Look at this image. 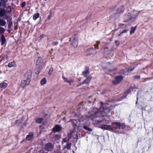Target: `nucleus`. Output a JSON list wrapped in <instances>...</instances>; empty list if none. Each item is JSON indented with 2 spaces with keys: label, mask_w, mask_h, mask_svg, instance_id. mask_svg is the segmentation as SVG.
<instances>
[{
  "label": "nucleus",
  "mask_w": 153,
  "mask_h": 153,
  "mask_svg": "<svg viewBox=\"0 0 153 153\" xmlns=\"http://www.w3.org/2000/svg\"><path fill=\"white\" fill-rule=\"evenodd\" d=\"M101 106L100 110L98 111L97 109L95 108L94 110L95 112L94 114H92L90 117L96 118L98 117L101 115H103V113H106L110 112V108L108 107L107 104H103V102H101L100 103Z\"/></svg>",
  "instance_id": "1"
},
{
  "label": "nucleus",
  "mask_w": 153,
  "mask_h": 153,
  "mask_svg": "<svg viewBox=\"0 0 153 153\" xmlns=\"http://www.w3.org/2000/svg\"><path fill=\"white\" fill-rule=\"evenodd\" d=\"M25 79L22 80L21 82V86L22 88L29 85L30 82L31 75L28 74H25Z\"/></svg>",
  "instance_id": "2"
},
{
  "label": "nucleus",
  "mask_w": 153,
  "mask_h": 153,
  "mask_svg": "<svg viewBox=\"0 0 153 153\" xmlns=\"http://www.w3.org/2000/svg\"><path fill=\"white\" fill-rule=\"evenodd\" d=\"M69 41L71 44L74 48H76L78 44V37L76 35H74L70 38Z\"/></svg>",
  "instance_id": "3"
},
{
  "label": "nucleus",
  "mask_w": 153,
  "mask_h": 153,
  "mask_svg": "<svg viewBox=\"0 0 153 153\" xmlns=\"http://www.w3.org/2000/svg\"><path fill=\"white\" fill-rule=\"evenodd\" d=\"M138 16V13L137 11H134L131 12H128L126 16L128 20H132L135 19Z\"/></svg>",
  "instance_id": "4"
},
{
  "label": "nucleus",
  "mask_w": 153,
  "mask_h": 153,
  "mask_svg": "<svg viewBox=\"0 0 153 153\" xmlns=\"http://www.w3.org/2000/svg\"><path fill=\"white\" fill-rule=\"evenodd\" d=\"M43 64V63L42 58L40 57H39L36 62V67L39 69H41L42 68Z\"/></svg>",
  "instance_id": "5"
},
{
  "label": "nucleus",
  "mask_w": 153,
  "mask_h": 153,
  "mask_svg": "<svg viewBox=\"0 0 153 153\" xmlns=\"http://www.w3.org/2000/svg\"><path fill=\"white\" fill-rule=\"evenodd\" d=\"M54 147V145L52 143H48L45 144V149L47 151H51L53 150Z\"/></svg>",
  "instance_id": "6"
},
{
  "label": "nucleus",
  "mask_w": 153,
  "mask_h": 153,
  "mask_svg": "<svg viewBox=\"0 0 153 153\" xmlns=\"http://www.w3.org/2000/svg\"><path fill=\"white\" fill-rule=\"evenodd\" d=\"M123 77L121 76H117L115 77V79L113 81V83L114 85H117L122 80Z\"/></svg>",
  "instance_id": "7"
},
{
  "label": "nucleus",
  "mask_w": 153,
  "mask_h": 153,
  "mask_svg": "<svg viewBox=\"0 0 153 153\" xmlns=\"http://www.w3.org/2000/svg\"><path fill=\"white\" fill-rule=\"evenodd\" d=\"M99 128L102 129H104L110 131H112L113 130V128L111 126L109 125H103L99 127Z\"/></svg>",
  "instance_id": "8"
},
{
  "label": "nucleus",
  "mask_w": 153,
  "mask_h": 153,
  "mask_svg": "<svg viewBox=\"0 0 153 153\" xmlns=\"http://www.w3.org/2000/svg\"><path fill=\"white\" fill-rule=\"evenodd\" d=\"M94 51H95L94 49L92 47L90 48L87 50L86 51V54L87 55H90L93 53L96 54L97 53V51H95V52L94 53Z\"/></svg>",
  "instance_id": "9"
},
{
  "label": "nucleus",
  "mask_w": 153,
  "mask_h": 153,
  "mask_svg": "<svg viewBox=\"0 0 153 153\" xmlns=\"http://www.w3.org/2000/svg\"><path fill=\"white\" fill-rule=\"evenodd\" d=\"M62 128L61 126L59 125H56L55 127L53 128V131L55 133L62 130Z\"/></svg>",
  "instance_id": "10"
},
{
  "label": "nucleus",
  "mask_w": 153,
  "mask_h": 153,
  "mask_svg": "<svg viewBox=\"0 0 153 153\" xmlns=\"http://www.w3.org/2000/svg\"><path fill=\"white\" fill-rule=\"evenodd\" d=\"M112 124H115L118 127L117 128H119V129H123L125 128L126 127V126L124 124H123L122 123H121L119 122L113 123H112Z\"/></svg>",
  "instance_id": "11"
},
{
  "label": "nucleus",
  "mask_w": 153,
  "mask_h": 153,
  "mask_svg": "<svg viewBox=\"0 0 153 153\" xmlns=\"http://www.w3.org/2000/svg\"><path fill=\"white\" fill-rule=\"evenodd\" d=\"M85 70L83 71L82 74L85 77H86L88 76V74L89 73V69L88 67H85Z\"/></svg>",
  "instance_id": "12"
},
{
  "label": "nucleus",
  "mask_w": 153,
  "mask_h": 153,
  "mask_svg": "<svg viewBox=\"0 0 153 153\" xmlns=\"http://www.w3.org/2000/svg\"><path fill=\"white\" fill-rule=\"evenodd\" d=\"M91 79L92 76H88L86 79L82 82V84H89Z\"/></svg>",
  "instance_id": "13"
},
{
  "label": "nucleus",
  "mask_w": 153,
  "mask_h": 153,
  "mask_svg": "<svg viewBox=\"0 0 153 153\" xmlns=\"http://www.w3.org/2000/svg\"><path fill=\"white\" fill-rule=\"evenodd\" d=\"M33 133L32 132H30L27 135L26 137V140H30L33 138Z\"/></svg>",
  "instance_id": "14"
},
{
  "label": "nucleus",
  "mask_w": 153,
  "mask_h": 153,
  "mask_svg": "<svg viewBox=\"0 0 153 153\" xmlns=\"http://www.w3.org/2000/svg\"><path fill=\"white\" fill-rule=\"evenodd\" d=\"M7 86V84L5 82L2 83L0 84V90H2L6 88Z\"/></svg>",
  "instance_id": "15"
},
{
  "label": "nucleus",
  "mask_w": 153,
  "mask_h": 153,
  "mask_svg": "<svg viewBox=\"0 0 153 153\" xmlns=\"http://www.w3.org/2000/svg\"><path fill=\"white\" fill-rule=\"evenodd\" d=\"M62 78L63 79L64 81L68 83H71L73 82H74L73 79H71L70 80H68L67 78L65 77L64 76H62Z\"/></svg>",
  "instance_id": "16"
},
{
  "label": "nucleus",
  "mask_w": 153,
  "mask_h": 153,
  "mask_svg": "<svg viewBox=\"0 0 153 153\" xmlns=\"http://www.w3.org/2000/svg\"><path fill=\"white\" fill-rule=\"evenodd\" d=\"M6 13V10L4 9H2L0 10V18L4 16Z\"/></svg>",
  "instance_id": "17"
},
{
  "label": "nucleus",
  "mask_w": 153,
  "mask_h": 153,
  "mask_svg": "<svg viewBox=\"0 0 153 153\" xmlns=\"http://www.w3.org/2000/svg\"><path fill=\"white\" fill-rule=\"evenodd\" d=\"M1 45H4L6 42V40L5 37L3 35H1Z\"/></svg>",
  "instance_id": "18"
},
{
  "label": "nucleus",
  "mask_w": 153,
  "mask_h": 153,
  "mask_svg": "<svg viewBox=\"0 0 153 153\" xmlns=\"http://www.w3.org/2000/svg\"><path fill=\"white\" fill-rule=\"evenodd\" d=\"M1 56L2 58L0 60V62L2 61H7L8 59V56L7 55H3L1 56Z\"/></svg>",
  "instance_id": "19"
},
{
  "label": "nucleus",
  "mask_w": 153,
  "mask_h": 153,
  "mask_svg": "<svg viewBox=\"0 0 153 153\" xmlns=\"http://www.w3.org/2000/svg\"><path fill=\"white\" fill-rule=\"evenodd\" d=\"M1 18H0V25L3 26L6 25V22L3 19H1Z\"/></svg>",
  "instance_id": "20"
},
{
  "label": "nucleus",
  "mask_w": 153,
  "mask_h": 153,
  "mask_svg": "<svg viewBox=\"0 0 153 153\" xmlns=\"http://www.w3.org/2000/svg\"><path fill=\"white\" fill-rule=\"evenodd\" d=\"M137 27V26H135L134 27H131V30L130 32V34L131 35L134 33L135 30Z\"/></svg>",
  "instance_id": "21"
},
{
  "label": "nucleus",
  "mask_w": 153,
  "mask_h": 153,
  "mask_svg": "<svg viewBox=\"0 0 153 153\" xmlns=\"http://www.w3.org/2000/svg\"><path fill=\"white\" fill-rule=\"evenodd\" d=\"M68 122H71L72 123L74 126H76L78 123L77 121L76 120L74 119L71 120H70Z\"/></svg>",
  "instance_id": "22"
},
{
  "label": "nucleus",
  "mask_w": 153,
  "mask_h": 153,
  "mask_svg": "<svg viewBox=\"0 0 153 153\" xmlns=\"http://www.w3.org/2000/svg\"><path fill=\"white\" fill-rule=\"evenodd\" d=\"M71 145L72 144L71 143H68L67 144L64 146V148L67 149L68 150H69L71 149Z\"/></svg>",
  "instance_id": "23"
},
{
  "label": "nucleus",
  "mask_w": 153,
  "mask_h": 153,
  "mask_svg": "<svg viewBox=\"0 0 153 153\" xmlns=\"http://www.w3.org/2000/svg\"><path fill=\"white\" fill-rule=\"evenodd\" d=\"M47 82L46 79L45 78H43L40 81V84L42 85H43L45 84Z\"/></svg>",
  "instance_id": "24"
},
{
  "label": "nucleus",
  "mask_w": 153,
  "mask_h": 153,
  "mask_svg": "<svg viewBox=\"0 0 153 153\" xmlns=\"http://www.w3.org/2000/svg\"><path fill=\"white\" fill-rule=\"evenodd\" d=\"M39 13L34 14L33 16V19L34 20H36L39 17Z\"/></svg>",
  "instance_id": "25"
},
{
  "label": "nucleus",
  "mask_w": 153,
  "mask_h": 153,
  "mask_svg": "<svg viewBox=\"0 0 153 153\" xmlns=\"http://www.w3.org/2000/svg\"><path fill=\"white\" fill-rule=\"evenodd\" d=\"M15 63V62L14 61L10 62L8 63V66L9 67H10V68L14 66Z\"/></svg>",
  "instance_id": "26"
},
{
  "label": "nucleus",
  "mask_w": 153,
  "mask_h": 153,
  "mask_svg": "<svg viewBox=\"0 0 153 153\" xmlns=\"http://www.w3.org/2000/svg\"><path fill=\"white\" fill-rule=\"evenodd\" d=\"M83 128H84V129H85L86 130H87L88 131H92V129L91 128H88L87 126H84Z\"/></svg>",
  "instance_id": "27"
},
{
  "label": "nucleus",
  "mask_w": 153,
  "mask_h": 153,
  "mask_svg": "<svg viewBox=\"0 0 153 153\" xmlns=\"http://www.w3.org/2000/svg\"><path fill=\"white\" fill-rule=\"evenodd\" d=\"M69 140V138L68 137L64 138L63 139L62 143H63L68 142Z\"/></svg>",
  "instance_id": "28"
},
{
  "label": "nucleus",
  "mask_w": 153,
  "mask_h": 153,
  "mask_svg": "<svg viewBox=\"0 0 153 153\" xmlns=\"http://www.w3.org/2000/svg\"><path fill=\"white\" fill-rule=\"evenodd\" d=\"M42 120V118H39L36 119V122L39 123H41Z\"/></svg>",
  "instance_id": "29"
},
{
  "label": "nucleus",
  "mask_w": 153,
  "mask_h": 153,
  "mask_svg": "<svg viewBox=\"0 0 153 153\" xmlns=\"http://www.w3.org/2000/svg\"><path fill=\"white\" fill-rule=\"evenodd\" d=\"M6 11L8 13H10L11 11V9L10 6H9L7 8Z\"/></svg>",
  "instance_id": "30"
},
{
  "label": "nucleus",
  "mask_w": 153,
  "mask_h": 153,
  "mask_svg": "<svg viewBox=\"0 0 153 153\" xmlns=\"http://www.w3.org/2000/svg\"><path fill=\"white\" fill-rule=\"evenodd\" d=\"M53 68L52 67H51L49 71L48 72V74L50 75H51L53 72Z\"/></svg>",
  "instance_id": "31"
},
{
  "label": "nucleus",
  "mask_w": 153,
  "mask_h": 153,
  "mask_svg": "<svg viewBox=\"0 0 153 153\" xmlns=\"http://www.w3.org/2000/svg\"><path fill=\"white\" fill-rule=\"evenodd\" d=\"M131 91H133V89L132 88H130L126 91V93H130Z\"/></svg>",
  "instance_id": "32"
},
{
  "label": "nucleus",
  "mask_w": 153,
  "mask_h": 153,
  "mask_svg": "<svg viewBox=\"0 0 153 153\" xmlns=\"http://www.w3.org/2000/svg\"><path fill=\"white\" fill-rule=\"evenodd\" d=\"M13 25V23L11 21H10L9 22L8 26V28H10Z\"/></svg>",
  "instance_id": "33"
},
{
  "label": "nucleus",
  "mask_w": 153,
  "mask_h": 153,
  "mask_svg": "<svg viewBox=\"0 0 153 153\" xmlns=\"http://www.w3.org/2000/svg\"><path fill=\"white\" fill-rule=\"evenodd\" d=\"M128 31V30L126 29H125L122 32H121L120 34H119V36L121 34L123 33H126Z\"/></svg>",
  "instance_id": "34"
},
{
  "label": "nucleus",
  "mask_w": 153,
  "mask_h": 153,
  "mask_svg": "<svg viewBox=\"0 0 153 153\" xmlns=\"http://www.w3.org/2000/svg\"><path fill=\"white\" fill-rule=\"evenodd\" d=\"M123 7H121L119 8L117 10L118 12H120L122 11Z\"/></svg>",
  "instance_id": "35"
},
{
  "label": "nucleus",
  "mask_w": 153,
  "mask_h": 153,
  "mask_svg": "<svg viewBox=\"0 0 153 153\" xmlns=\"http://www.w3.org/2000/svg\"><path fill=\"white\" fill-rule=\"evenodd\" d=\"M5 31V29L2 27H0V33H3Z\"/></svg>",
  "instance_id": "36"
},
{
  "label": "nucleus",
  "mask_w": 153,
  "mask_h": 153,
  "mask_svg": "<svg viewBox=\"0 0 153 153\" xmlns=\"http://www.w3.org/2000/svg\"><path fill=\"white\" fill-rule=\"evenodd\" d=\"M77 131H80L82 129L81 126H77Z\"/></svg>",
  "instance_id": "37"
},
{
  "label": "nucleus",
  "mask_w": 153,
  "mask_h": 153,
  "mask_svg": "<svg viewBox=\"0 0 153 153\" xmlns=\"http://www.w3.org/2000/svg\"><path fill=\"white\" fill-rule=\"evenodd\" d=\"M126 25L123 24H120L119 25V26L121 27H122V26H123V27H126Z\"/></svg>",
  "instance_id": "38"
},
{
  "label": "nucleus",
  "mask_w": 153,
  "mask_h": 153,
  "mask_svg": "<svg viewBox=\"0 0 153 153\" xmlns=\"http://www.w3.org/2000/svg\"><path fill=\"white\" fill-rule=\"evenodd\" d=\"M55 137L57 139H59L60 138V136L59 135L56 134L55 136Z\"/></svg>",
  "instance_id": "39"
},
{
  "label": "nucleus",
  "mask_w": 153,
  "mask_h": 153,
  "mask_svg": "<svg viewBox=\"0 0 153 153\" xmlns=\"http://www.w3.org/2000/svg\"><path fill=\"white\" fill-rule=\"evenodd\" d=\"M25 4H26V3H25V2H22L21 4L22 7H24L25 6Z\"/></svg>",
  "instance_id": "40"
},
{
  "label": "nucleus",
  "mask_w": 153,
  "mask_h": 153,
  "mask_svg": "<svg viewBox=\"0 0 153 153\" xmlns=\"http://www.w3.org/2000/svg\"><path fill=\"white\" fill-rule=\"evenodd\" d=\"M51 14H52V13L51 12L50 13V14L48 15V19H50L51 17Z\"/></svg>",
  "instance_id": "41"
},
{
  "label": "nucleus",
  "mask_w": 153,
  "mask_h": 153,
  "mask_svg": "<svg viewBox=\"0 0 153 153\" xmlns=\"http://www.w3.org/2000/svg\"><path fill=\"white\" fill-rule=\"evenodd\" d=\"M115 43L116 44L117 46L119 45L120 44L119 42L117 41H115Z\"/></svg>",
  "instance_id": "42"
},
{
  "label": "nucleus",
  "mask_w": 153,
  "mask_h": 153,
  "mask_svg": "<svg viewBox=\"0 0 153 153\" xmlns=\"http://www.w3.org/2000/svg\"><path fill=\"white\" fill-rule=\"evenodd\" d=\"M96 121H97V123L99 124V123H101L102 122V120L100 121V120H97Z\"/></svg>",
  "instance_id": "43"
},
{
  "label": "nucleus",
  "mask_w": 153,
  "mask_h": 153,
  "mask_svg": "<svg viewBox=\"0 0 153 153\" xmlns=\"http://www.w3.org/2000/svg\"><path fill=\"white\" fill-rule=\"evenodd\" d=\"M1 1H2L4 3H5L7 2L8 1V0H0Z\"/></svg>",
  "instance_id": "44"
},
{
  "label": "nucleus",
  "mask_w": 153,
  "mask_h": 153,
  "mask_svg": "<svg viewBox=\"0 0 153 153\" xmlns=\"http://www.w3.org/2000/svg\"><path fill=\"white\" fill-rule=\"evenodd\" d=\"M95 48L98 49V45L96 44L95 45Z\"/></svg>",
  "instance_id": "45"
},
{
  "label": "nucleus",
  "mask_w": 153,
  "mask_h": 153,
  "mask_svg": "<svg viewBox=\"0 0 153 153\" xmlns=\"http://www.w3.org/2000/svg\"><path fill=\"white\" fill-rule=\"evenodd\" d=\"M54 43L55 45H56L58 44V42H54Z\"/></svg>",
  "instance_id": "46"
},
{
  "label": "nucleus",
  "mask_w": 153,
  "mask_h": 153,
  "mask_svg": "<svg viewBox=\"0 0 153 153\" xmlns=\"http://www.w3.org/2000/svg\"><path fill=\"white\" fill-rule=\"evenodd\" d=\"M100 42L99 41H97V42L96 44V45H98L100 44Z\"/></svg>",
  "instance_id": "47"
},
{
  "label": "nucleus",
  "mask_w": 153,
  "mask_h": 153,
  "mask_svg": "<svg viewBox=\"0 0 153 153\" xmlns=\"http://www.w3.org/2000/svg\"><path fill=\"white\" fill-rule=\"evenodd\" d=\"M83 84H82V83L79 84H78L77 85V86L79 87L80 86H81L82 85H83Z\"/></svg>",
  "instance_id": "48"
},
{
  "label": "nucleus",
  "mask_w": 153,
  "mask_h": 153,
  "mask_svg": "<svg viewBox=\"0 0 153 153\" xmlns=\"http://www.w3.org/2000/svg\"><path fill=\"white\" fill-rule=\"evenodd\" d=\"M3 6L4 7V8H5L6 7V4L5 3H4V4L3 5Z\"/></svg>",
  "instance_id": "49"
},
{
  "label": "nucleus",
  "mask_w": 153,
  "mask_h": 153,
  "mask_svg": "<svg viewBox=\"0 0 153 153\" xmlns=\"http://www.w3.org/2000/svg\"><path fill=\"white\" fill-rule=\"evenodd\" d=\"M18 121V120H16L15 121V123H16L17 122V121Z\"/></svg>",
  "instance_id": "50"
},
{
  "label": "nucleus",
  "mask_w": 153,
  "mask_h": 153,
  "mask_svg": "<svg viewBox=\"0 0 153 153\" xmlns=\"http://www.w3.org/2000/svg\"><path fill=\"white\" fill-rule=\"evenodd\" d=\"M105 123H108V121H105Z\"/></svg>",
  "instance_id": "51"
},
{
  "label": "nucleus",
  "mask_w": 153,
  "mask_h": 153,
  "mask_svg": "<svg viewBox=\"0 0 153 153\" xmlns=\"http://www.w3.org/2000/svg\"><path fill=\"white\" fill-rule=\"evenodd\" d=\"M43 37V36H40V37H41V38H42Z\"/></svg>",
  "instance_id": "52"
},
{
  "label": "nucleus",
  "mask_w": 153,
  "mask_h": 153,
  "mask_svg": "<svg viewBox=\"0 0 153 153\" xmlns=\"http://www.w3.org/2000/svg\"><path fill=\"white\" fill-rule=\"evenodd\" d=\"M7 31L9 32V33H10V31L9 30H7Z\"/></svg>",
  "instance_id": "53"
},
{
  "label": "nucleus",
  "mask_w": 153,
  "mask_h": 153,
  "mask_svg": "<svg viewBox=\"0 0 153 153\" xmlns=\"http://www.w3.org/2000/svg\"><path fill=\"white\" fill-rule=\"evenodd\" d=\"M140 77L139 76H137V78H139Z\"/></svg>",
  "instance_id": "54"
},
{
  "label": "nucleus",
  "mask_w": 153,
  "mask_h": 153,
  "mask_svg": "<svg viewBox=\"0 0 153 153\" xmlns=\"http://www.w3.org/2000/svg\"><path fill=\"white\" fill-rule=\"evenodd\" d=\"M73 153H74V151H73Z\"/></svg>",
  "instance_id": "55"
},
{
  "label": "nucleus",
  "mask_w": 153,
  "mask_h": 153,
  "mask_svg": "<svg viewBox=\"0 0 153 153\" xmlns=\"http://www.w3.org/2000/svg\"><path fill=\"white\" fill-rule=\"evenodd\" d=\"M137 101H136V104H137Z\"/></svg>",
  "instance_id": "56"
},
{
  "label": "nucleus",
  "mask_w": 153,
  "mask_h": 153,
  "mask_svg": "<svg viewBox=\"0 0 153 153\" xmlns=\"http://www.w3.org/2000/svg\"><path fill=\"white\" fill-rule=\"evenodd\" d=\"M137 99H138V97H137Z\"/></svg>",
  "instance_id": "57"
},
{
  "label": "nucleus",
  "mask_w": 153,
  "mask_h": 153,
  "mask_svg": "<svg viewBox=\"0 0 153 153\" xmlns=\"http://www.w3.org/2000/svg\"><path fill=\"white\" fill-rule=\"evenodd\" d=\"M62 39L61 40V41H62Z\"/></svg>",
  "instance_id": "58"
},
{
  "label": "nucleus",
  "mask_w": 153,
  "mask_h": 153,
  "mask_svg": "<svg viewBox=\"0 0 153 153\" xmlns=\"http://www.w3.org/2000/svg\"><path fill=\"white\" fill-rule=\"evenodd\" d=\"M132 70H130V71H132Z\"/></svg>",
  "instance_id": "59"
},
{
  "label": "nucleus",
  "mask_w": 153,
  "mask_h": 153,
  "mask_svg": "<svg viewBox=\"0 0 153 153\" xmlns=\"http://www.w3.org/2000/svg\"><path fill=\"white\" fill-rule=\"evenodd\" d=\"M138 92L137 93V95H138Z\"/></svg>",
  "instance_id": "60"
},
{
  "label": "nucleus",
  "mask_w": 153,
  "mask_h": 153,
  "mask_svg": "<svg viewBox=\"0 0 153 153\" xmlns=\"http://www.w3.org/2000/svg\"><path fill=\"white\" fill-rule=\"evenodd\" d=\"M45 153H47V152H45Z\"/></svg>",
  "instance_id": "61"
}]
</instances>
